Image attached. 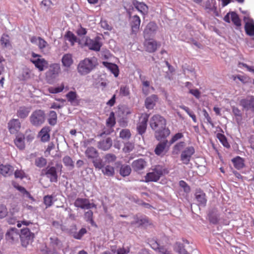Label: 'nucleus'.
<instances>
[{"label": "nucleus", "mask_w": 254, "mask_h": 254, "mask_svg": "<svg viewBox=\"0 0 254 254\" xmlns=\"http://www.w3.org/2000/svg\"><path fill=\"white\" fill-rule=\"evenodd\" d=\"M150 126L155 132V136L157 140L166 138L170 133L168 128H166V121L160 115H153L150 121Z\"/></svg>", "instance_id": "nucleus-1"}, {"label": "nucleus", "mask_w": 254, "mask_h": 254, "mask_svg": "<svg viewBox=\"0 0 254 254\" xmlns=\"http://www.w3.org/2000/svg\"><path fill=\"white\" fill-rule=\"evenodd\" d=\"M166 169L160 165L156 166L152 170V172L146 174L145 176V182H157L163 174L166 173Z\"/></svg>", "instance_id": "nucleus-2"}, {"label": "nucleus", "mask_w": 254, "mask_h": 254, "mask_svg": "<svg viewBox=\"0 0 254 254\" xmlns=\"http://www.w3.org/2000/svg\"><path fill=\"white\" fill-rule=\"evenodd\" d=\"M20 231V238L21 246L26 248L33 242L35 235L27 228L22 229Z\"/></svg>", "instance_id": "nucleus-3"}, {"label": "nucleus", "mask_w": 254, "mask_h": 254, "mask_svg": "<svg viewBox=\"0 0 254 254\" xmlns=\"http://www.w3.org/2000/svg\"><path fill=\"white\" fill-rule=\"evenodd\" d=\"M31 56L32 58L30 59V62L34 64L39 71H43L45 68L48 67V62L45 59L42 58L41 55L33 52Z\"/></svg>", "instance_id": "nucleus-4"}, {"label": "nucleus", "mask_w": 254, "mask_h": 254, "mask_svg": "<svg viewBox=\"0 0 254 254\" xmlns=\"http://www.w3.org/2000/svg\"><path fill=\"white\" fill-rule=\"evenodd\" d=\"M45 116L44 111L41 110H35L30 117V122L34 126H39L44 123Z\"/></svg>", "instance_id": "nucleus-5"}, {"label": "nucleus", "mask_w": 254, "mask_h": 254, "mask_svg": "<svg viewBox=\"0 0 254 254\" xmlns=\"http://www.w3.org/2000/svg\"><path fill=\"white\" fill-rule=\"evenodd\" d=\"M93 68L94 65L92 60L86 58L79 63L77 70L81 75H86L89 73Z\"/></svg>", "instance_id": "nucleus-6"}, {"label": "nucleus", "mask_w": 254, "mask_h": 254, "mask_svg": "<svg viewBox=\"0 0 254 254\" xmlns=\"http://www.w3.org/2000/svg\"><path fill=\"white\" fill-rule=\"evenodd\" d=\"M149 115L147 114H142L139 119L137 125V130L138 134L142 135L146 131Z\"/></svg>", "instance_id": "nucleus-7"}, {"label": "nucleus", "mask_w": 254, "mask_h": 254, "mask_svg": "<svg viewBox=\"0 0 254 254\" xmlns=\"http://www.w3.org/2000/svg\"><path fill=\"white\" fill-rule=\"evenodd\" d=\"M195 150L193 147L189 146L183 150L181 155V159L183 163L188 165L192 155L194 153Z\"/></svg>", "instance_id": "nucleus-8"}, {"label": "nucleus", "mask_w": 254, "mask_h": 254, "mask_svg": "<svg viewBox=\"0 0 254 254\" xmlns=\"http://www.w3.org/2000/svg\"><path fill=\"white\" fill-rule=\"evenodd\" d=\"M85 45L90 50L99 51L102 44L100 42V38L97 37L94 39L86 38Z\"/></svg>", "instance_id": "nucleus-9"}, {"label": "nucleus", "mask_w": 254, "mask_h": 254, "mask_svg": "<svg viewBox=\"0 0 254 254\" xmlns=\"http://www.w3.org/2000/svg\"><path fill=\"white\" fill-rule=\"evenodd\" d=\"M61 71L60 65L58 64H53L49 66V70L46 72L47 78L54 79L57 77Z\"/></svg>", "instance_id": "nucleus-10"}, {"label": "nucleus", "mask_w": 254, "mask_h": 254, "mask_svg": "<svg viewBox=\"0 0 254 254\" xmlns=\"http://www.w3.org/2000/svg\"><path fill=\"white\" fill-rule=\"evenodd\" d=\"M74 205L76 207L87 209L95 207L94 204L90 203L89 199L82 198H77L75 200Z\"/></svg>", "instance_id": "nucleus-11"}, {"label": "nucleus", "mask_w": 254, "mask_h": 254, "mask_svg": "<svg viewBox=\"0 0 254 254\" xmlns=\"http://www.w3.org/2000/svg\"><path fill=\"white\" fill-rule=\"evenodd\" d=\"M8 129L11 134L17 133L21 128V123L18 119H12L8 123Z\"/></svg>", "instance_id": "nucleus-12"}, {"label": "nucleus", "mask_w": 254, "mask_h": 254, "mask_svg": "<svg viewBox=\"0 0 254 254\" xmlns=\"http://www.w3.org/2000/svg\"><path fill=\"white\" fill-rule=\"evenodd\" d=\"M167 144L168 140L166 139L159 142L155 148V153L158 156H162L164 155L168 150V148L167 146Z\"/></svg>", "instance_id": "nucleus-13"}, {"label": "nucleus", "mask_w": 254, "mask_h": 254, "mask_svg": "<svg viewBox=\"0 0 254 254\" xmlns=\"http://www.w3.org/2000/svg\"><path fill=\"white\" fill-rule=\"evenodd\" d=\"M140 23L141 20L138 15H135L130 17V25L132 33L136 34L139 31Z\"/></svg>", "instance_id": "nucleus-14"}, {"label": "nucleus", "mask_w": 254, "mask_h": 254, "mask_svg": "<svg viewBox=\"0 0 254 254\" xmlns=\"http://www.w3.org/2000/svg\"><path fill=\"white\" fill-rule=\"evenodd\" d=\"M147 165V162L144 159L140 158L133 161L131 164L134 171L139 173L143 170Z\"/></svg>", "instance_id": "nucleus-15"}, {"label": "nucleus", "mask_w": 254, "mask_h": 254, "mask_svg": "<svg viewBox=\"0 0 254 254\" xmlns=\"http://www.w3.org/2000/svg\"><path fill=\"white\" fill-rule=\"evenodd\" d=\"M240 104L247 110H251L254 112V97L251 96L246 99H242Z\"/></svg>", "instance_id": "nucleus-16"}, {"label": "nucleus", "mask_w": 254, "mask_h": 254, "mask_svg": "<svg viewBox=\"0 0 254 254\" xmlns=\"http://www.w3.org/2000/svg\"><path fill=\"white\" fill-rule=\"evenodd\" d=\"M25 135L22 133H18L14 140V143L17 148L20 150H23L25 148Z\"/></svg>", "instance_id": "nucleus-17"}, {"label": "nucleus", "mask_w": 254, "mask_h": 254, "mask_svg": "<svg viewBox=\"0 0 254 254\" xmlns=\"http://www.w3.org/2000/svg\"><path fill=\"white\" fill-rule=\"evenodd\" d=\"M157 43L153 39L145 40L144 42V47L145 51L149 53H154L157 49Z\"/></svg>", "instance_id": "nucleus-18"}, {"label": "nucleus", "mask_w": 254, "mask_h": 254, "mask_svg": "<svg viewBox=\"0 0 254 254\" xmlns=\"http://www.w3.org/2000/svg\"><path fill=\"white\" fill-rule=\"evenodd\" d=\"M51 128L48 126L43 127L38 133V137L40 138L41 141L45 142L50 140V132Z\"/></svg>", "instance_id": "nucleus-19"}, {"label": "nucleus", "mask_w": 254, "mask_h": 254, "mask_svg": "<svg viewBox=\"0 0 254 254\" xmlns=\"http://www.w3.org/2000/svg\"><path fill=\"white\" fill-rule=\"evenodd\" d=\"M132 3L134 7L143 15L148 13V7L145 3L139 2L137 0H133Z\"/></svg>", "instance_id": "nucleus-20"}, {"label": "nucleus", "mask_w": 254, "mask_h": 254, "mask_svg": "<svg viewBox=\"0 0 254 254\" xmlns=\"http://www.w3.org/2000/svg\"><path fill=\"white\" fill-rule=\"evenodd\" d=\"M45 174L51 182H57L58 174L55 167H47Z\"/></svg>", "instance_id": "nucleus-21"}, {"label": "nucleus", "mask_w": 254, "mask_h": 254, "mask_svg": "<svg viewBox=\"0 0 254 254\" xmlns=\"http://www.w3.org/2000/svg\"><path fill=\"white\" fill-rule=\"evenodd\" d=\"M157 25L154 22H149L146 26L144 31V36L150 37L152 34H154L157 29Z\"/></svg>", "instance_id": "nucleus-22"}, {"label": "nucleus", "mask_w": 254, "mask_h": 254, "mask_svg": "<svg viewBox=\"0 0 254 254\" xmlns=\"http://www.w3.org/2000/svg\"><path fill=\"white\" fill-rule=\"evenodd\" d=\"M102 64L114 74L115 77H117L119 76V69L116 64L108 62H103Z\"/></svg>", "instance_id": "nucleus-23"}, {"label": "nucleus", "mask_w": 254, "mask_h": 254, "mask_svg": "<svg viewBox=\"0 0 254 254\" xmlns=\"http://www.w3.org/2000/svg\"><path fill=\"white\" fill-rule=\"evenodd\" d=\"M195 197L198 205L205 206L207 199L206 198L205 193L203 191L200 190H197L195 193Z\"/></svg>", "instance_id": "nucleus-24"}, {"label": "nucleus", "mask_w": 254, "mask_h": 254, "mask_svg": "<svg viewBox=\"0 0 254 254\" xmlns=\"http://www.w3.org/2000/svg\"><path fill=\"white\" fill-rule=\"evenodd\" d=\"M158 99L156 95L153 94L148 97L145 101V105L147 109H152L155 106L156 103Z\"/></svg>", "instance_id": "nucleus-25"}, {"label": "nucleus", "mask_w": 254, "mask_h": 254, "mask_svg": "<svg viewBox=\"0 0 254 254\" xmlns=\"http://www.w3.org/2000/svg\"><path fill=\"white\" fill-rule=\"evenodd\" d=\"M13 167L9 165H3L1 164L0 168V174L4 177L9 176L12 174Z\"/></svg>", "instance_id": "nucleus-26"}, {"label": "nucleus", "mask_w": 254, "mask_h": 254, "mask_svg": "<svg viewBox=\"0 0 254 254\" xmlns=\"http://www.w3.org/2000/svg\"><path fill=\"white\" fill-rule=\"evenodd\" d=\"M19 234L15 228L9 229L6 233L5 237L7 240L13 242L18 239Z\"/></svg>", "instance_id": "nucleus-27"}, {"label": "nucleus", "mask_w": 254, "mask_h": 254, "mask_svg": "<svg viewBox=\"0 0 254 254\" xmlns=\"http://www.w3.org/2000/svg\"><path fill=\"white\" fill-rule=\"evenodd\" d=\"M112 145V140L111 138L108 137L105 140H103L98 142V147L103 150H107Z\"/></svg>", "instance_id": "nucleus-28"}, {"label": "nucleus", "mask_w": 254, "mask_h": 254, "mask_svg": "<svg viewBox=\"0 0 254 254\" xmlns=\"http://www.w3.org/2000/svg\"><path fill=\"white\" fill-rule=\"evenodd\" d=\"M245 29L247 34L250 36H254V22L253 19H249L246 22Z\"/></svg>", "instance_id": "nucleus-29"}, {"label": "nucleus", "mask_w": 254, "mask_h": 254, "mask_svg": "<svg viewBox=\"0 0 254 254\" xmlns=\"http://www.w3.org/2000/svg\"><path fill=\"white\" fill-rule=\"evenodd\" d=\"M31 108L25 106L20 107L17 111V116L21 119L26 118L30 112Z\"/></svg>", "instance_id": "nucleus-30"}, {"label": "nucleus", "mask_w": 254, "mask_h": 254, "mask_svg": "<svg viewBox=\"0 0 254 254\" xmlns=\"http://www.w3.org/2000/svg\"><path fill=\"white\" fill-rule=\"evenodd\" d=\"M86 156L88 159H93L99 156V153L96 148L93 147H88L85 152Z\"/></svg>", "instance_id": "nucleus-31"}, {"label": "nucleus", "mask_w": 254, "mask_h": 254, "mask_svg": "<svg viewBox=\"0 0 254 254\" xmlns=\"http://www.w3.org/2000/svg\"><path fill=\"white\" fill-rule=\"evenodd\" d=\"M234 167L237 170H240L245 166L244 159L240 156H237L232 159Z\"/></svg>", "instance_id": "nucleus-32"}, {"label": "nucleus", "mask_w": 254, "mask_h": 254, "mask_svg": "<svg viewBox=\"0 0 254 254\" xmlns=\"http://www.w3.org/2000/svg\"><path fill=\"white\" fill-rule=\"evenodd\" d=\"M62 62L64 66L68 67L73 64V60L71 54H66L63 56Z\"/></svg>", "instance_id": "nucleus-33"}, {"label": "nucleus", "mask_w": 254, "mask_h": 254, "mask_svg": "<svg viewBox=\"0 0 254 254\" xmlns=\"http://www.w3.org/2000/svg\"><path fill=\"white\" fill-rule=\"evenodd\" d=\"M48 122L51 126H55L57 123V114L54 111H50L48 115Z\"/></svg>", "instance_id": "nucleus-34"}, {"label": "nucleus", "mask_w": 254, "mask_h": 254, "mask_svg": "<svg viewBox=\"0 0 254 254\" xmlns=\"http://www.w3.org/2000/svg\"><path fill=\"white\" fill-rule=\"evenodd\" d=\"M152 248L155 251H157L159 254H171V251L168 250L163 246H159L156 242L152 244Z\"/></svg>", "instance_id": "nucleus-35"}, {"label": "nucleus", "mask_w": 254, "mask_h": 254, "mask_svg": "<svg viewBox=\"0 0 254 254\" xmlns=\"http://www.w3.org/2000/svg\"><path fill=\"white\" fill-rule=\"evenodd\" d=\"M131 171L130 167L128 165H122L120 168V174L123 177L128 176Z\"/></svg>", "instance_id": "nucleus-36"}, {"label": "nucleus", "mask_w": 254, "mask_h": 254, "mask_svg": "<svg viewBox=\"0 0 254 254\" xmlns=\"http://www.w3.org/2000/svg\"><path fill=\"white\" fill-rule=\"evenodd\" d=\"M102 172L104 175L108 177L113 176L115 174V169L110 165H107L102 168Z\"/></svg>", "instance_id": "nucleus-37"}, {"label": "nucleus", "mask_w": 254, "mask_h": 254, "mask_svg": "<svg viewBox=\"0 0 254 254\" xmlns=\"http://www.w3.org/2000/svg\"><path fill=\"white\" fill-rule=\"evenodd\" d=\"M0 43L4 48L11 47L9 36L7 34H3L0 38Z\"/></svg>", "instance_id": "nucleus-38"}, {"label": "nucleus", "mask_w": 254, "mask_h": 254, "mask_svg": "<svg viewBox=\"0 0 254 254\" xmlns=\"http://www.w3.org/2000/svg\"><path fill=\"white\" fill-rule=\"evenodd\" d=\"M116 123L115 114L113 112H112L109 115V117L106 120V126L113 128Z\"/></svg>", "instance_id": "nucleus-39"}, {"label": "nucleus", "mask_w": 254, "mask_h": 254, "mask_svg": "<svg viewBox=\"0 0 254 254\" xmlns=\"http://www.w3.org/2000/svg\"><path fill=\"white\" fill-rule=\"evenodd\" d=\"M129 88L127 85H122L120 88L119 95L121 97L129 96L130 95Z\"/></svg>", "instance_id": "nucleus-40"}, {"label": "nucleus", "mask_w": 254, "mask_h": 254, "mask_svg": "<svg viewBox=\"0 0 254 254\" xmlns=\"http://www.w3.org/2000/svg\"><path fill=\"white\" fill-rule=\"evenodd\" d=\"M231 20L235 25L240 27L241 25V21L239 15L235 12L230 13Z\"/></svg>", "instance_id": "nucleus-41"}, {"label": "nucleus", "mask_w": 254, "mask_h": 254, "mask_svg": "<svg viewBox=\"0 0 254 254\" xmlns=\"http://www.w3.org/2000/svg\"><path fill=\"white\" fill-rule=\"evenodd\" d=\"M63 161L64 165L68 167L69 169H72L74 168V162L69 156H64L63 159Z\"/></svg>", "instance_id": "nucleus-42"}, {"label": "nucleus", "mask_w": 254, "mask_h": 254, "mask_svg": "<svg viewBox=\"0 0 254 254\" xmlns=\"http://www.w3.org/2000/svg\"><path fill=\"white\" fill-rule=\"evenodd\" d=\"M47 163V160L43 157H38L35 160V165L40 168L45 167Z\"/></svg>", "instance_id": "nucleus-43"}, {"label": "nucleus", "mask_w": 254, "mask_h": 254, "mask_svg": "<svg viewBox=\"0 0 254 254\" xmlns=\"http://www.w3.org/2000/svg\"><path fill=\"white\" fill-rule=\"evenodd\" d=\"M93 213L91 210L86 211L84 214V219L89 222L92 226L96 225L93 219Z\"/></svg>", "instance_id": "nucleus-44"}, {"label": "nucleus", "mask_w": 254, "mask_h": 254, "mask_svg": "<svg viewBox=\"0 0 254 254\" xmlns=\"http://www.w3.org/2000/svg\"><path fill=\"white\" fill-rule=\"evenodd\" d=\"M66 97L68 102H69L72 105H73L76 98L77 95L74 91H69L66 95Z\"/></svg>", "instance_id": "nucleus-45"}, {"label": "nucleus", "mask_w": 254, "mask_h": 254, "mask_svg": "<svg viewBox=\"0 0 254 254\" xmlns=\"http://www.w3.org/2000/svg\"><path fill=\"white\" fill-rule=\"evenodd\" d=\"M66 39L69 41L71 45L73 46L74 44L77 41V38L74 34L71 31H67L65 34Z\"/></svg>", "instance_id": "nucleus-46"}, {"label": "nucleus", "mask_w": 254, "mask_h": 254, "mask_svg": "<svg viewBox=\"0 0 254 254\" xmlns=\"http://www.w3.org/2000/svg\"><path fill=\"white\" fill-rule=\"evenodd\" d=\"M92 160L93 164L96 169H102V168H103L104 167L103 163L102 160L99 156L97 158H94Z\"/></svg>", "instance_id": "nucleus-47"}, {"label": "nucleus", "mask_w": 254, "mask_h": 254, "mask_svg": "<svg viewBox=\"0 0 254 254\" xmlns=\"http://www.w3.org/2000/svg\"><path fill=\"white\" fill-rule=\"evenodd\" d=\"M217 137L222 143L224 146L227 148H229L230 147L229 143L227 141L226 137L224 134L218 133L217 134Z\"/></svg>", "instance_id": "nucleus-48"}, {"label": "nucleus", "mask_w": 254, "mask_h": 254, "mask_svg": "<svg viewBox=\"0 0 254 254\" xmlns=\"http://www.w3.org/2000/svg\"><path fill=\"white\" fill-rule=\"evenodd\" d=\"M131 136V133L128 129H123L120 132V137L123 139H128Z\"/></svg>", "instance_id": "nucleus-49"}, {"label": "nucleus", "mask_w": 254, "mask_h": 254, "mask_svg": "<svg viewBox=\"0 0 254 254\" xmlns=\"http://www.w3.org/2000/svg\"><path fill=\"white\" fill-rule=\"evenodd\" d=\"M64 88V85L63 83H62L60 86L54 87H51L49 88V91L51 93L56 94L61 92L63 91Z\"/></svg>", "instance_id": "nucleus-50"}, {"label": "nucleus", "mask_w": 254, "mask_h": 254, "mask_svg": "<svg viewBox=\"0 0 254 254\" xmlns=\"http://www.w3.org/2000/svg\"><path fill=\"white\" fill-rule=\"evenodd\" d=\"M53 197L52 195H47L44 197V203L46 206V208L49 207L53 203Z\"/></svg>", "instance_id": "nucleus-51"}, {"label": "nucleus", "mask_w": 254, "mask_h": 254, "mask_svg": "<svg viewBox=\"0 0 254 254\" xmlns=\"http://www.w3.org/2000/svg\"><path fill=\"white\" fill-rule=\"evenodd\" d=\"M38 46L40 50H43L48 46V44L44 39L38 37Z\"/></svg>", "instance_id": "nucleus-52"}, {"label": "nucleus", "mask_w": 254, "mask_h": 254, "mask_svg": "<svg viewBox=\"0 0 254 254\" xmlns=\"http://www.w3.org/2000/svg\"><path fill=\"white\" fill-rule=\"evenodd\" d=\"M149 223V220L148 218L146 217L140 218V219H137L134 222H132L131 224H138L140 225H144L145 224H148Z\"/></svg>", "instance_id": "nucleus-53"}, {"label": "nucleus", "mask_w": 254, "mask_h": 254, "mask_svg": "<svg viewBox=\"0 0 254 254\" xmlns=\"http://www.w3.org/2000/svg\"><path fill=\"white\" fill-rule=\"evenodd\" d=\"M134 148L133 144L127 142L125 144L124 147L123 148V151L125 153H129L131 152Z\"/></svg>", "instance_id": "nucleus-54"}, {"label": "nucleus", "mask_w": 254, "mask_h": 254, "mask_svg": "<svg viewBox=\"0 0 254 254\" xmlns=\"http://www.w3.org/2000/svg\"><path fill=\"white\" fill-rule=\"evenodd\" d=\"M106 162L108 163L114 162L116 160V156L113 154H107L104 157Z\"/></svg>", "instance_id": "nucleus-55"}, {"label": "nucleus", "mask_w": 254, "mask_h": 254, "mask_svg": "<svg viewBox=\"0 0 254 254\" xmlns=\"http://www.w3.org/2000/svg\"><path fill=\"white\" fill-rule=\"evenodd\" d=\"M86 232L87 231L85 228H81L78 232L74 234V238L76 239H80Z\"/></svg>", "instance_id": "nucleus-56"}, {"label": "nucleus", "mask_w": 254, "mask_h": 254, "mask_svg": "<svg viewBox=\"0 0 254 254\" xmlns=\"http://www.w3.org/2000/svg\"><path fill=\"white\" fill-rule=\"evenodd\" d=\"M14 177L16 178L22 179L25 177V173L21 170H16L14 172Z\"/></svg>", "instance_id": "nucleus-57"}, {"label": "nucleus", "mask_w": 254, "mask_h": 254, "mask_svg": "<svg viewBox=\"0 0 254 254\" xmlns=\"http://www.w3.org/2000/svg\"><path fill=\"white\" fill-rule=\"evenodd\" d=\"M7 214V208L3 205H0V218H4Z\"/></svg>", "instance_id": "nucleus-58"}, {"label": "nucleus", "mask_w": 254, "mask_h": 254, "mask_svg": "<svg viewBox=\"0 0 254 254\" xmlns=\"http://www.w3.org/2000/svg\"><path fill=\"white\" fill-rule=\"evenodd\" d=\"M55 147V145L53 142H51L48 144L47 148H46L45 153L46 156H48L50 155L51 151L52 150L54 149Z\"/></svg>", "instance_id": "nucleus-59"}, {"label": "nucleus", "mask_w": 254, "mask_h": 254, "mask_svg": "<svg viewBox=\"0 0 254 254\" xmlns=\"http://www.w3.org/2000/svg\"><path fill=\"white\" fill-rule=\"evenodd\" d=\"M50 240V244L54 247L58 246L61 244V241L57 237H51Z\"/></svg>", "instance_id": "nucleus-60"}, {"label": "nucleus", "mask_w": 254, "mask_h": 254, "mask_svg": "<svg viewBox=\"0 0 254 254\" xmlns=\"http://www.w3.org/2000/svg\"><path fill=\"white\" fill-rule=\"evenodd\" d=\"M184 136V135L182 133L178 132L175 134L171 138L170 140V143H173L174 142H176L178 140L183 138Z\"/></svg>", "instance_id": "nucleus-61"}, {"label": "nucleus", "mask_w": 254, "mask_h": 254, "mask_svg": "<svg viewBox=\"0 0 254 254\" xmlns=\"http://www.w3.org/2000/svg\"><path fill=\"white\" fill-rule=\"evenodd\" d=\"M203 114L204 118L206 119L207 123H208L212 127H214V124L212 121V119L209 115L206 110H203Z\"/></svg>", "instance_id": "nucleus-62"}, {"label": "nucleus", "mask_w": 254, "mask_h": 254, "mask_svg": "<svg viewBox=\"0 0 254 254\" xmlns=\"http://www.w3.org/2000/svg\"><path fill=\"white\" fill-rule=\"evenodd\" d=\"M114 131L113 128L110 127H104L103 129L102 132L100 134V136H103V135H108L111 134L112 132Z\"/></svg>", "instance_id": "nucleus-63"}, {"label": "nucleus", "mask_w": 254, "mask_h": 254, "mask_svg": "<svg viewBox=\"0 0 254 254\" xmlns=\"http://www.w3.org/2000/svg\"><path fill=\"white\" fill-rule=\"evenodd\" d=\"M189 93L193 95L197 99H199L200 97V92L197 89H190Z\"/></svg>", "instance_id": "nucleus-64"}]
</instances>
